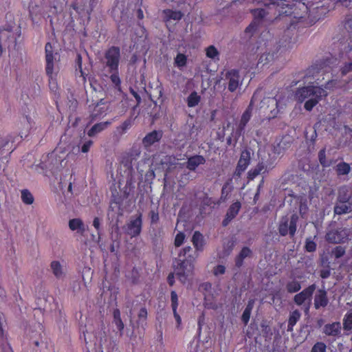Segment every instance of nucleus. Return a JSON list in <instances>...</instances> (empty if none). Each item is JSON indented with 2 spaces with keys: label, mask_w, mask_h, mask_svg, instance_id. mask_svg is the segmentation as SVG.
Listing matches in <instances>:
<instances>
[{
  "label": "nucleus",
  "mask_w": 352,
  "mask_h": 352,
  "mask_svg": "<svg viewBox=\"0 0 352 352\" xmlns=\"http://www.w3.org/2000/svg\"><path fill=\"white\" fill-rule=\"evenodd\" d=\"M327 96V92L324 88L314 85L298 88L295 94V98L298 102L305 101L304 107L309 111H311L319 101Z\"/></svg>",
  "instance_id": "obj_1"
},
{
  "label": "nucleus",
  "mask_w": 352,
  "mask_h": 352,
  "mask_svg": "<svg viewBox=\"0 0 352 352\" xmlns=\"http://www.w3.org/2000/svg\"><path fill=\"white\" fill-rule=\"evenodd\" d=\"M60 56L58 52H54L52 46L50 43L45 45V61L46 67L45 71L47 75L52 79L54 74L58 72L59 67L58 62L59 61Z\"/></svg>",
  "instance_id": "obj_2"
},
{
  "label": "nucleus",
  "mask_w": 352,
  "mask_h": 352,
  "mask_svg": "<svg viewBox=\"0 0 352 352\" xmlns=\"http://www.w3.org/2000/svg\"><path fill=\"white\" fill-rule=\"evenodd\" d=\"M298 220V216L294 214L290 219L287 216H284L280 219L278 223V232L284 236L289 234L291 236H294L296 231V223Z\"/></svg>",
  "instance_id": "obj_3"
},
{
  "label": "nucleus",
  "mask_w": 352,
  "mask_h": 352,
  "mask_svg": "<svg viewBox=\"0 0 352 352\" xmlns=\"http://www.w3.org/2000/svg\"><path fill=\"white\" fill-rule=\"evenodd\" d=\"M120 59V49L117 47H111L105 52L102 63L109 68L110 72H116L118 70Z\"/></svg>",
  "instance_id": "obj_4"
},
{
  "label": "nucleus",
  "mask_w": 352,
  "mask_h": 352,
  "mask_svg": "<svg viewBox=\"0 0 352 352\" xmlns=\"http://www.w3.org/2000/svg\"><path fill=\"white\" fill-rule=\"evenodd\" d=\"M350 231L347 228H338L337 230H331L327 232L325 239L331 243H344L349 240Z\"/></svg>",
  "instance_id": "obj_5"
},
{
  "label": "nucleus",
  "mask_w": 352,
  "mask_h": 352,
  "mask_svg": "<svg viewBox=\"0 0 352 352\" xmlns=\"http://www.w3.org/2000/svg\"><path fill=\"white\" fill-rule=\"evenodd\" d=\"M193 270V265L188 261H179L174 270V274L176 277L182 283H185L188 276H190Z\"/></svg>",
  "instance_id": "obj_6"
},
{
  "label": "nucleus",
  "mask_w": 352,
  "mask_h": 352,
  "mask_svg": "<svg viewBox=\"0 0 352 352\" xmlns=\"http://www.w3.org/2000/svg\"><path fill=\"white\" fill-rule=\"evenodd\" d=\"M314 290L315 285H311L294 296V300L295 303L297 305H304L305 312H307L309 309V302Z\"/></svg>",
  "instance_id": "obj_7"
},
{
  "label": "nucleus",
  "mask_w": 352,
  "mask_h": 352,
  "mask_svg": "<svg viewBox=\"0 0 352 352\" xmlns=\"http://www.w3.org/2000/svg\"><path fill=\"white\" fill-rule=\"evenodd\" d=\"M142 214L140 213L137 217H132L129 222L124 228L126 233L131 237L138 236L142 230Z\"/></svg>",
  "instance_id": "obj_8"
},
{
  "label": "nucleus",
  "mask_w": 352,
  "mask_h": 352,
  "mask_svg": "<svg viewBox=\"0 0 352 352\" xmlns=\"http://www.w3.org/2000/svg\"><path fill=\"white\" fill-rule=\"evenodd\" d=\"M226 78L228 82V88L230 91L233 92L241 84L239 72L236 70H231L226 73Z\"/></svg>",
  "instance_id": "obj_9"
},
{
  "label": "nucleus",
  "mask_w": 352,
  "mask_h": 352,
  "mask_svg": "<svg viewBox=\"0 0 352 352\" xmlns=\"http://www.w3.org/2000/svg\"><path fill=\"white\" fill-rule=\"evenodd\" d=\"M241 208V204L239 201H236L233 203L228 209L226 214L225 216V219L222 221V225L223 226H226L228 223L234 219L236 215L239 214V212Z\"/></svg>",
  "instance_id": "obj_10"
},
{
  "label": "nucleus",
  "mask_w": 352,
  "mask_h": 352,
  "mask_svg": "<svg viewBox=\"0 0 352 352\" xmlns=\"http://www.w3.org/2000/svg\"><path fill=\"white\" fill-rule=\"evenodd\" d=\"M250 153L247 150L242 151L235 170V174L240 176L241 174L247 168L250 164Z\"/></svg>",
  "instance_id": "obj_11"
},
{
  "label": "nucleus",
  "mask_w": 352,
  "mask_h": 352,
  "mask_svg": "<svg viewBox=\"0 0 352 352\" xmlns=\"http://www.w3.org/2000/svg\"><path fill=\"white\" fill-rule=\"evenodd\" d=\"M162 137L161 131H153L148 133L142 140V144L144 147H149L154 143L159 142Z\"/></svg>",
  "instance_id": "obj_12"
},
{
  "label": "nucleus",
  "mask_w": 352,
  "mask_h": 352,
  "mask_svg": "<svg viewBox=\"0 0 352 352\" xmlns=\"http://www.w3.org/2000/svg\"><path fill=\"white\" fill-rule=\"evenodd\" d=\"M329 302L327 292L324 290L319 289L314 296V307L316 309L324 307Z\"/></svg>",
  "instance_id": "obj_13"
},
{
  "label": "nucleus",
  "mask_w": 352,
  "mask_h": 352,
  "mask_svg": "<svg viewBox=\"0 0 352 352\" xmlns=\"http://www.w3.org/2000/svg\"><path fill=\"white\" fill-rule=\"evenodd\" d=\"M191 241L197 252H201L204 250V245L206 244L204 236L199 231H195L192 235Z\"/></svg>",
  "instance_id": "obj_14"
},
{
  "label": "nucleus",
  "mask_w": 352,
  "mask_h": 352,
  "mask_svg": "<svg viewBox=\"0 0 352 352\" xmlns=\"http://www.w3.org/2000/svg\"><path fill=\"white\" fill-rule=\"evenodd\" d=\"M69 228L72 231H76L77 233L83 235L86 231V227L83 221L78 218L72 219L69 221Z\"/></svg>",
  "instance_id": "obj_15"
},
{
  "label": "nucleus",
  "mask_w": 352,
  "mask_h": 352,
  "mask_svg": "<svg viewBox=\"0 0 352 352\" xmlns=\"http://www.w3.org/2000/svg\"><path fill=\"white\" fill-rule=\"evenodd\" d=\"M341 331V324L338 322L327 324L324 327L323 332L327 336H338Z\"/></svg>",
  "instance_id": "obj_16"
},
{
  "label": "nucleus",
  "mask_w": 352,
  "mask_h": 352,
  "mask_svg": "<svg viewBox=\"0 0 352 352\" xmlns=\"http://www.w3.org/2000/svg\"><path fill=\"white\" fill-rule=\"evenodd\" d=\"M206 162L205 158L201 155H194L188 159L186 168L190 170H195L197 167Z\"/></svg>",
  "instance_id": "obj_17"
},
{
  "label": "nucleus",
  "mask_w": 352,
  "mask_h": 352,
  "mask_svg": "<svg viewBox=\"0 0 352 352\" xmlns=\"http://www.w3.org/2000/svg\"><path fill=\"white\" fill-rule=\"evenodd\" d=\"M252 104L253 102L252 100L247 109L243 112L241 118L240 122L239 124V130L240 131H243L245 129L247 123L251 118L252 111Z\"/></svg>",
  "instance_id": "obj_18"
},
{
  "label": "nucleus",
  "mask_w": 352,
  "mask_h": 352,
  "mask_svg": "<svg viewBox=\"0 0 352 352\" xmlns=\"http://www.w3.org/2000/svg\"><path fill=\"white\" fill-rule=\"evenodd\" d=\"M111 122H102L100 123H97L94 124L87 132V135L89 137H94L99 133L104 131L105 129H107L109 125Z\"/></svg>",
  "instance_id": "obj_19"
},
{
  "label": "nucleus",
  "mask_w": 352,
  "mask_h": 352,
  "mask_svg": "<svg viewBox=\"0 0 352 352\" xmlns=\"http://www.w3.org/2000/svg\"><path fill=\"white\" fill-rule=\"evenodd\" d=\"M352 211V204L349 202L338 201L334 207V212L342 214Z\"/></svg>",
  "instance_id": "obj_20"
},
{
  "label": "nucleus",
  "mask_w": 352,
  "mask_h": 352,
  "mask_svg": "<svg viewBox=\"0 0 352 352\" xmlns=\"http://www.w3.org/2000/svg\"><path fill=\"white\" fill-rule=\"evenodd\" d=\"M12 38L11 29H0V43L3 45L5 47H9L11 43Z\"/></svg>",
  "instance_id": "obj_21"
},
{
  "label": "nucleus",
  "mask_w": 352,
  "mask_h": 352,
  "mask_svg": "<svg viewBox=\"0 0 352 352\" xmlns=\"http://www.w3.org/2000/svg\"><path fill=\"white\" fill-rule=\"evenodd\" d=\"M266 170H267V168H266L265 164L263 162H260L256 165V167L251 169L248 172V177L250 179H253L257 175L265 173Z\"/></svg>",
  "instance_id": "obj_22"
},
{
  "label": "nucleus",
  "mask_w": 352,
  "mask_h": 352,
  "mask_svg": "<svg viewBox=\"0 0 352 352\" xmlns=\"http://www.w3.org/2000/svg\"><path fill=\"white\" fill-rule=\"evenodd\" d=\"M252 255L251 250L248 247H244L241 250L239 254L236 256L235 263L236 265L240 267L243 265V261L245 258L250 257Z\"/></svg>",
  "instance_id": "obj_23"
},
{
  "label": "nucleus",
  "mask_w": 352,
  "mask_h": 352,
  "mask_svg": "<svg viewBox=\"0 0 352 352\" xmlns=\"http://www.w3.org/2000/svg\"><path fill=\"white\" fill-rule=\"evenodd\" d=\"M301 316L300 312L296 309L290 313L288 320L287 331H292L294 326L296 324L297 321L300 319Z\"/></svg>",
  "instance_id": "obj_24"
},
{
  "label": "nucleus",
  "mask_w": 352,
  "mask_h": 352,
  "mask_svg": "<svg viewBox=\"0 0 352 352\" xmlns=\"http://www.w3.org/2000/svg\"><path fill=\"white\" fill-rule=\"evenodd\" d=\"M141 154V148L140 146L133 145L131 148L129 153H128V159H129V166L131 167V162L133 160H137Z\"/></svg>",
  "instance_id": "obj_25"
},
{
  "label": "nucleus",
  "mask_w": 352,
  "mask_h": 352,
  "mask_svg": "<svg viewBox=\"0 0 352 352\" xmlns=\"http://www.w3.org/2000/svg\"><path fill=\"white\" fill-rule=\"evenodd\" d=\"M288 145L285 141L280 140V142L274 144L272 148V152L277 155H282L287 148Z\"/></svg>",
  "instance_id": "obj_26"
},
{
  "label": "nucleus",
  "mask_w": 352,
  "mask_h": 352,
  "mask_svg": "<svg viewBox=\"0 0 352 352\" xmlns=\"http://www.w3.org/2000/svg\"><path fill=\"white\" fill-rule=\"evenodd\" d=\"M253 15L254 16V21H256L258 24L257 21L262 19H267L271 21V19H267V15L269 12L266 9L263 8H257L252 11Z\"/></svg>",
  "instance_id": "obj_27"
},
{
  "label": "nucleus",
  "mask_w": 352,
  "mask_h": 352,
  "mask_svg": "<svg viewBox=\"0 0 352 352\" xmlns=\"http://www.w3.org/2000/svg\"><path fill=\"white\" fill-rule=\"evenodd\" d=\"M51 269L54 275L58 278H60L63 276L64 272L63 267L60 263L58 261H54L51 263Z\"/></svg>",
  "instance_id": "obj_28"
},
{
  "label": "nucleus",
  "mask_w": 352,
  "mask_h": 352,
  "mask_svg": "<svg viewBox=\"0 0 352 352\" xmlns=\"http://www.w3.org/2000/svg\"><path fill=\"white\" fill-rule=\"evenodd\" d=\"M351 198V193L347 187H341L339 189L338 200V201L349 202Z\"/></svg>",
  "instance_id": "obj_29"
},
{
  "label": "nucleus",
  "mask_w": 352,
  "mask_h": 352,
  "mask_svg": "<svg viewBox=\"0 0 352 352\" xmlns=\"http://www.w3.org/2000/svg\"><path fill=\"white\" fill-rule=\"evenodd\" d=\"M206 56L214 60L219 59V52L214 45H210L206 49Z\"/></svg>",
  "instance_id": "obj_30"
},
{
  "label": "nucleus",
  "mask_w": 352,
  "mask_h": 352,
  "mask_svg": "<svg viewBox=\"0 0 352 352\" xmlns=\"http://www.w3.org/2000/svg\"><path fill=\"white\" fill-rule=\"evenodd\" d=\"M253 304H254L253 301H252V300L249 301L246 308L245 309V310L243 313L241 320L245 323V324H247L248 322H249L252 309L253 308Z\"/></svg>",
  "instance_id": "obj_31"
},
{
  "label": "nucleus",
  "mask_w": 352,
  "mask_h": 352,
  "mask_svg": "<svg viewBox=\"0 0 352 352\" xmlns=\"http://www.w3.org/2000/svg\"><path fill=\"white\" fill-rule=\"evenodd\" d=\"M344 83L338 79L329 80L324 85V89H333L340 88L344 86Z\"/></svg>",
  "instance_id": "obj_32"
},
{
  "label": "nucleus",
  "mask_w": 352,
  "mask_h": 352,
  "mask_svg": "<svg viewBox=\"0 0 352 352\" xmlns=\"http://www.w3.org/2000/svg\"><path fill=\"white\" fill-rule=\"evenodd\" d=\"M200 101V96L196 91H193L187 98V104L189 107H195Z\"/></svg>",
  "instance_id": "obj_33"
},
{
  "label": "nucleus",
  "mask_w": 352,
  "mask_h": 352,
  "mask_svg": "<svg viewBox=\"0 0 352 352\" xmlns=\"http://www.w3.org/2000/svg\"><path fill=\"white\" fill-rule=\"evenodd\" d=\"M351 170V167L349 164L346 162L339 163L336 166V172L338 175H347Z\"/></svg>",
  "instance_id": "obj_34"
},
{
  "label": "nucleus",
  "mask_w": 352,
  "mask_h": 352,
  "mask_svg": "<svg viewBox=\"0 0 352 352\" xmlns=\"http://www.w3.org/2000/svg\"><path fill=\"white\" fill-rule=\"evenodd\" d=\"M164 14L168 20H179L183 16V14L180 11H173L171 10H164Z\"/></svg>",
  "instance_id": "obj_35"
},
{
  "label": "nucleus",
  "mask_w": 352,
  "mask_h": 352,
  "mask_svg": "<svg viewBox=\"0 0 352 352\" xmlns=\"http://www.w3.org/2000/svg\"><path fill=\"white\" fill-rule=\"evenodd\" d=\"M21 199L25 204L30 205L34 202V197L31 192L28 190L21 191Z\"/></svg>",
  "instance_id": "obj_36"
},
{
  "label": "nucleus",
  "mask_w": 352,
  "mask_h": 352,
  "mask_svg": "<svg viewBox=\"0 0 352 352\" xmlns=\"http://www.w3.org/2000/svg\"><path fill=\"white\" fill-rule=\"evenodd\" d=\"M114 322L117 328L122 332L124 329V325L120 317V312L118 309L113 311Z\"/></svg>",
  "instance_id": "obj_37"
},
{
  "label": "nucleus",
  "mask_w": 352,
  "mask_h": 352,
  "mask_svg": "<svg viewBox=\"0 0 352 352\" xmlns=\"http://www.w3.org/2000/svg\"><path fill=\"white\" fill-rule=\"evenodd\" d=\"M264 102L267 104L268 106L275 107L274 109L270 110L271 113L272 114V117H275L276 114L278 113V110L277 109L278 102L276 98H267L265 99Z\"/></svg>",
  "instance_id": "obj_38"
},
{
  "label": "nucleus",
  "mask_w": 352,
  "mask_h": 352,
  "mask_svg": "<svg viewBox=\"0 0 352 352\" xmlns=\"http://www.w3.org/2000/svg\"><path fill=\"white\" fill-rule=\"evenodd\" d=\"M318 160L323 167H329L331 165V161L327 160L325 148L320 150L318 153Z\"/></svg>",
  "instance_id": "obj_39"
},
{
  "label": "nucleus",
  "mask_w": 352,
  "mask_h": 352,
  "mask_svg": "<svg viewBox=\"0 0 352 352\" xmlns=\"http://www.w3.org/2000/svg\"><path fill=\"white\" fill-rule=\"evenodd\" d=\"M286 288L288 292L294 293L299 291L301 288V286L299 282L296 280H292L287 284Z\"/></svg>",
  "instance_id": "obj_40"
},
{
  "label": "nucleus",
  "mask_w": 352,
  "mask_h": 352,
  "mask_svg": "<svg viewBox=\"0 0 352 352\" xmlns=\"http://www.w3.org/2000/svg\"><path fill=\"white\" fill-rule=\"evenodd\" d=\"M343 325L345 330L352 329V309L345 315Z\"/></svg>",
  "instance_id": "obj_41"
},
{
  "label": "nucleus",
  "mask_w": 352,
  "mask_h": 352,
  "mask_svg": "<svg viewBox=\"0 0 352 352\" xmlns=\"http://www.w3.org/2000/svg\"><path fill=\"white\" fill-rule=\"evenodd\" d=\"M131 125V120H126L124 122L122 123L121 125L117 127V131L122 135L126 133V130L129 129Z\"/></svg>",
  "instance_id": "obj_42"
},
{
  "label": "nucleus",
  "mask_w": 352,
  "mask_h": 352,
  "mask_svg": "<svg viewBox=\"0 0 352 352\" xmlns=\"http://www.w3.org/2000/svg\"><path fill=\"white\" fill-rule=\"evenodd\" d=\"M175 64L179 67H184L186 64V56L183 54H178L175 58Z\"/></svg>",
  "instance_id": "obj_43"
},
{
  "label": "nucleus",
  "mask_w": 352,
  "mask_h": 352,
  "mask_svg": "<svg viewBox=\"0 0 352 352\" xmlns=\"http://www.w3.org/2000/svg\"><path fill=\"white\" fill-rule=\"evenodd\" d=\"M274 59V55L270 53L263 54L258 60V63L263 65L267 64Z\"/></svg>",
  "instance_id": "obj_44"
},
{
  "label": "nucleus",
  "mask_w": 352,
  "mask_h": 352,
  "mask_svg": "<svg viewBox=\"0 0 352 352\" xmlns=\"http://www.w3.org/2000/svg\"><path fill=\"white\" fill-rule=\"evenodd\" d=\"M326 344L323 342L316 343L311 349V352H326Z\"/></svg>",
  "instance_id": "obj_45"
},
{
  "label": "nucleus",
  "mask_w": 352,
  "mask_h": 352,
  "mask_svg": "<svg viewBox=\"0 0 352 352\" xmlns=\"http://www.w3.org/2000/svg\"><path fill=\"white\" fill-rule=\"evenodd\" d=\"M292 3V0H273L271 4L274 6L283 8L284 6H288Z\"/></svg>",
  "instance_id": "obj_46"
},
{
  "label": "nucleus",
  "mask_w": 352,
  "mask_h": 352,
  "mask_svg": "<svg viewBox=\"0 0 352 352\" xmlns=\"http://www.w3.org/2000/svg\"><path fill=\"white\" fill-rule=\"evenodd\" d=\"M332 254L335 258H339L345 254V249L341 246H337L332 250Z\"/></svg>",
  "instance_id": "obj_47"
},
{
  "label": "nucleus",
  "mask_w": 352,
  "mask_h": 352,
  "mask_svg": "<svg viewBox=\"0 0 352 352\" xmlns=\"http://www.w3.org/2000/svg\"><path fill=\"white\" fill-rule=\"evenodd\" d=\"M305 249L309 252H313L316 249V244L310 239H307L305 242Z\"/></svg>",
  "instance_id": "obj_48"
},
{
  "label": "nucleus",
  "mask_w": 352,
  "mask_h": 352,
  "mask_svg": "<svg viewBox=\"0 0 352 352\" xmlns=\"http://www.w3.org/2000/svg\"><path fill=\"white\" fill-rule=\"evenodd\" d=\"M185 239V234L183 232H179L175 236V245L176 247L181 246Z\"/></svg>",
  "instance_id": "obj_49"
},
{
  "label": "nucleus",
  "mask_w": 352,
  "mask_h": 352,
  "mask_svg": "<svg viewBox=\"0 0 352 352\" xmlns=\"http://www.w3.org/2000/svg\"><path fill=\"white\" fill-rule=\"evenodd\" d=\"M170 297H171V306L172 309H177L178 306V297L177 294L175 291H172L170 293Z\"/></svg>",
  "instance_id": "obj_50"
},
{
  "label": "nucleus",
  "mask_w": 352,
  "mask_h": 352,
  "mask_svg": "<svg viewBox=\"0 0 352 352\" xmlns=\"http://www.w3.org/2000/svg\"><path fill=\"white\" fill-rule=\"evenodd\" d=\"M146 317H147V311L145 308H142L140 310V312L138 314V322L139 323H142L144 322L146 319Z\"/></svg>",
  "instance_id": "obj_51"
},
{
  "label": "nucleus",
  "mask_w": 352,
  "mask_h": 352,
  "mask_svg": "<svg viewBox=\"0 0 352 352\" xmlns=\"http://www.w3.org/2000/svg\"><path fill=\"white\" fill-rule=\"evenodd\" d=\"M351 72H352V62L345 63L344 65L341 68V73L343 76Z\"/></svg>",
  "instance_id": "obj_52"
},
{
  "label": "nucleus",
  "mask_w": 352,
  "mask_h": 352,
  "mask_svg": "<svg viewBox=\"0 0 352 352\" xmlns=\"http://www.w3.org/2000/svg\"><path fill=\"white\" fill-rule=\"evenodd\" d=\"M112 74L110 77L111 82L116 85L118 86L120 84V79L118 74V71L116 72H111Z\"/></svg>",
  "instance_id": "obj_53"
},
{
  "label": "nucleus",
  "mask_w": 352,
  "mask_h": 352,
  "mask_svg": "<svg viewBox=\"0 0 352 352\" xmlns=\"http://www.w3.org/2000/svg\"><path fill=\"white\" fill-rule=\"evenodd\" d=\"M226 268L223 265H219L214 268L213 273L215 276L223 274L225 273Z\"/></svg>",
  "instance_id": "obj_54"
},
{
  "label": "nucleus",
  "mask_w": 352,
  "mask_h": 352,
  "mask_svg": "<svg viewBox=\"0 0 352 352\" xmlns=\"http://www.w3.org/2000/svg\"><path fill=\"white\" fill-rule=\"evenodd\" d=\"M93 142L91 140H88L83 144L81 148V151L82 153H87L92 145Z\"/></svg>",
  "instance_id": "obj_55"
},
{
  "label": "nucleus",
  "mask_w": 352,
  "mask_h": 352,
  "mask_svg": "<svg viewBox=\"0 0 352 352\" xmlns=\"http://www.w3.org/2000/svg\"><path fill=\"white\" fill-rule=\"evenodd\" d=\"M258 24L256 21H253L252 23L249 25L245 29L246 32H252L256 30V26Z\"/></svg>",
  "instance_id": "obj_56"
},
{
  "label": "nucleus",
  "mask_w": 352,
  "mask_h": 352,
  "mask_svg": "<svg viewBox=\"0 0 352 352\" xmlns=\"http://www.w3.org/2000/svg\"><path fill=\"white\" fill-rule=\"evenodd\" d=\"M93 226L97 230L98 235H100V221L98 217H95L93 221Z\"/></svg>",
  "instance_id": "obj_57"
},
{
  "label": "nucleus",
  "mask_w": 352,
  "mask_h": 352,
  "mask_svg": "<svg viewBox=\"0 0 352 352\" xmlns=\"http://www.w3.org/2000/svg\"><path fill=\"white\" fill-rule=\"evenodd\" d=\"M331 274L330 270L328 268L323 269L320 271V276L322 278H328Z\"/></svg>",
  "instance_id": "obj_58"
},
{
  "label": "nucleus",
  "mask_w": 352,
  "mask_h": 352,
  "mask_svg": "<svg viewBox=\"0 0 352 352\" xmlns=\"http://www.w3.org/2000/svg\"><path fill=\"white\" fill-rule=\"evenodd\" d=\"M151 219L152 223H156L159 220V215L157 212L152 210L151 212Z\"/></svg>",
  "instance_id": "obj_59"
},
{
  "label": "nucleus",
  "mask_w": 352,
  "mask_h": 352,
  "mask_svg": "<svg viewBox=\"0 0 352 352\" xmlns=\"http://www.w3.org/2000/svg\"><path fill=\"white\" fill-rule=\"evenodd\" d=\"M192 250V248L190 246H186L184 248H183L179 254V256H185L188 252Z\"/></svg>",
  "instance_id": "obj_60"
},
{
  "label": "nucleus",
  "mask_w": 352,
  "mask_h": 352,
  "mask_svg": "<svg viewBox=\"0 0 352 352\" xmlns=\"http://www.w3.org/2000/svg\"><path fill=\"white\" fill-rule=\"evenodd\" d=\"M173 312L174 317H175V320L177 321V326L179 327L180 325L181 322H182L181 317L177 314V309H173Z\"/></svg>",
  "instance_id": "obj_61"
},
{
  "label": "nucleus",
  "mask_w": 352,
  "mask_h": 352,
  "mask_svg": "<svg viewBox=\"0 0 352 352\" xmlns=\"http://www.w3.org/2000/svg\"><path fill=\"white\" fill-rule=\"evenodd\" d=\"M344 26L346 30L352 33V19L346 21Z\"/></svg>",
  "instance_id": "obj_62"
},
{
  "label": "nucleus",
  "mask_w": 352,
  "mask_h": 352,
  "mask_svg": "<svg viewBox=\"0 0 352 352\" xmlns=\"http://www.w3.org/2000/svg\"><path fill=\"white\" fill-rule=\"evenodd\" d=\"M131 93L135 97L138 103H140L141 101V98H140V95L136 91H135L133 89L131 90Z\"/></svg>",
  "instance_id": "obj_63"
},
{
  "label": "nucleus",
  "mask_w": 352,
  "mask_h": 352,
  "mask_svg": "<svg viewBox=\"0 0 352 352\" xmlns=\"http://www.w3.org/2000/svg\"><path fill=\"white\" fill-rule=\"evenodd\" d=\"M174 273L170 274L168 276V282L170 285H173L174 284Z\"/></svg>",
  "instance_id": "obj_64"
}]
</instances>
